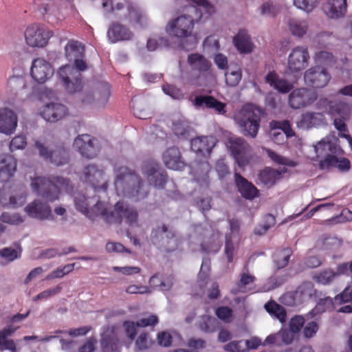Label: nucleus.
<instances>
[{"label":"nucleus","mask_w":352,"mask_h":352,"mask_svg":"<svg viewBox=\"0 0 352 352\" xmlns=\"http://www.w3.org/2000/svg\"><path fill=\"white\" fill-rule=\"evenodd\" d=\"M116 175L114 184L118 192L135 201L144 199L148 196V186L134 170L121 166L116 170Z\"/></svg>","instance_id":"1"},{"label":"nucleus","mask_w":352,"mask_h":352,"mask_svg":"<svg viewBox=\"0 0 352 352\" xmlns=\"http://www.w3.org/2000/svg\"><path fill=\"white\" fill-rule=\"evenodd\" d=\"M31 187L38 196L50 202L59 199L61 190L67 192H72L74 190V186L69 179L54 175L33 178Z\"/></svg>","instance_id":"2"},{"label":"nucleus","mask_w":352,"mask_h":352,"mask_svg":"<svg viewBox=\"0 0 352 352\" xmlns=\"http://www.w3.org/2000/svg\"><path fill=\"white\" fill-rule=\"evenodd\" d=\"M74 67L65 65L59 68L58 76L69 94L80 92L82 89V80L80 72L87 69V63L82 57L75 58Z\"/></svg>","instance_id":"3"},{"label":"nucleus","mask_w":352,"mask_h":352,"mask_svg":"<svg viewBox=\"0 0 352 352\" xmlns=\"http://www.w3.org/2000/svg\"><path fill=\"white\" fill-rule=\"evenodd\" d=\"M102 7L109 8L112 13L122 20L143 25L146 16L135 4L129 0H102Z\"/></svg>","instance_id":"4"},{"label":"nucleus","mask_w":352,"mask_h":352,"mask_svg":"<svg viewBox=\"0 0 352 352\" xmlns=\"http://www.w3.org/2000/svg\"><path fill=\"white\" fill-rule=\"evenodd\" d=\"M261 111L252 105L244 106L239 116L238 124L245 136L255 138L261 120Z\"/></svg>","instance_id":"5"},{"label":"nucleus","mask_w":352,"mask_h":352,"mask_svg":"<svg viewBox=\"0 0 352 352\" xmlns=\"http://www.w3.org/2000/svg\"><path fill=\"white\" fill-rule=\"evenodd\" d=\"M195 21L192 16L182 14L167 23L166 32L177 38L190 37L192 35Z\"/></svg>","instance_id":"6"},{"label":"nucleus","mask_w":352,"mask_h":352,"mask_svg":"<svg viewBox=\"0 0 352 352\" xmlns=\"http://www.w3.org/2000/svg\"><path fill=\"white\" fill-rule=\"evenodd\" d=\"M34 146L41 157L56 166H65L70 161L69 151L63 145L57 146L54 150L50 151L43 143L36 140Z\"/></svg>","instance_id":"7"},{"label":"nucleus","mask_w":352,"mask_h":352,"mask_svg":"<svg viewBox=\"0 0 352 352\" xmlns=\"http://www.w3.org/2000/svg\"><path fill=\"white\" fill-rule=\"evenodd\" d=\"M228 146L240 168H244L250 164L252 158V149L244 139L237 137L230 138L228 142Z\"/></svg>","instance_id":"8"},{"label":"nucleus","mask_w":352,"mask_h":352,"mask_svg":"<svg viewBox=\"0 0 352 352\" xmlns=\"http://www.w3.org/2000/svg\"><path fill=\"white\" fill-rule=\"evenodd\" d=\"M52 35V31L38 23L31 24L25 31V42L32 47H45Z\"/></svg>","instance_id":"9"},{"label":"nucleus","mask_w":352,"mask_h":352,"mask_svg":"<svg viewBox=\"0 0 352 352\" xmlns=\"http://www.w3.org/2000/svg\"><path fill=\"white\" fill-rule=\"evenodd\" d=\"M141 171L150 185L157 188H164L168 180L166 172L155 161H145L142 165Z\"/></svg>","instance_id":"10"},{"label":"nucleus","mask_w":352,"mask_h":352,"mask_svg":"<svg viewBox=\"0 0 352 352\" xmlns=\"http://www.w3.org/2000/svg\"><path fill=\"white\" fill-rule=\"evenodd\" d=\"M331 80V75L327 69L319 65L312 67L304 74V80L307 85L314 89L326 87Z\"/></svg>","instance_id":"11"},{"label":"nucleus","mask_w":352,"mask_h":352,"mask_svg":"<svg viewBox=\"0 0 352 352\" xmlns=\"http://www.w3.org/2000/svg\"><path fill=\"white\" fill-rule=\"evenodd\" d=\"M316 100V94L307 88L293 90L289 95L288 102L294 109H298L312 104Z\"/></svg>","instance_id":"12"},{"label":"nucleus","mask_w":352,"mask_h":352,"mask_svg":"<svg viewBox=\"0 0 352 352\" xmlns=\"http://www.w3.org/2000/svg\"><path fill=\"white\" fill-rule=\"evenodd\" d=\"M96 141V140L90 135L82 134L75 138L74 146L82 156L92 159L97 155L98 152V148L95 144Z\"/></svg>","instance_id":"13"},{"label":"nucleus","mask_w":352,"mask_h":352,"mask_svg":"<svg viewBox=\"0 0 352 352\" xmlns=\"http://www.w3.org/2000/svg\"><path fill=\"white\" fill-rule=\"evenodd\" d=\"M93 210H97L95 219L102 216L106 223L109 224H120L122 220V201L117 202L113 210H108L104 208V204L98 201L93 207Z\"/></svg>","instance_id":"14"},{"label":"nucleus","mask_w":352,"mask_h":352,"mask_svg":"<svg viewBox=\"0 0 352 352\" xmlns=\"http://www.w3.org/2000/svg\"><path fill=\"white\" fill-rule=\"evenodd\" d=\"M30 74L38 83H44L54 74L52 65L44 58H38L33 60Z\"/></svg>","instance_id":"15"},{"label":"nucleus","mask_w":352,"mask_h":352,"mask_svg":"<svg viewBox=\"0 0 352 352\" xmlns=\"http://www.w3.org/2000/svg\"><path fill=\"white\" fill-rule=\"evenodd\" d=\"M309 58L306 47L298 46L294 48L288 57V68L292 72H298L304 69Z\"/></svg>","instance_id":"16"},{"label":"nucleus","mask_w":352,"mask_h":352,"mask_svg":"<svg viewBox=\"0 0 352 352\" xmlns=\"http://www.w3.org/2000/svg\"><path fill=\"white\" fill-rule=\"evenodd\" d=\"M216 143V140L212 136H199L191 140L190 147L197 155L208 157Z\"/></svg>","instance_id":"17"},{"label":"nucleus","mask_w":352,"mask_h":352,"mask_svg":"<svg viewBox=\"0 0 352 352\" xmlns=\"http://www.w3.org/2000/svg\"><path fill=\"white\" fill-rule=\"evenodd\" d=\"M332 145L329 142L320 141L315 146V151L318 157L325 155L324 160L319 163L320 169H329L330 168L336 167L338 164V157L335 155L329 154L332 151Z\"/></svg>","instance_id":"18"},{"label":"nucleus","mask_w":352,"mask_h":352,"mask_svg":"<svg viewBox=\"0 0 352 352\" xmlns=\"http://www.w3.org/2000/svg\"><path fill=\"white\" fill-rule=\"evenodd\" d=\"M234 182L238 192L243 198L247 200H253L258 197V188L239 173H234Z\"/></svg>","instance_id":"19"},{"label":"nucleus","mask_w":352,"mask_h":352,"mask_svg":"<svg viewBox=\"0 0 352 352\" xmlns=\"http://www.w3.org/2000/svg\"><path fill=\"white\" fill-rule=\"evenodd\" d=\"M25 211L29 217L39 220L48 219L52 216L50 206L38 199H35L26 206Z\"/></svg>","instance_id":"20"},{"label":"nucleus","mask_w":352,"mask_h":352,"mask_svg":"<svg viewBox=\"0 0 352 352\" xmlns=\"http://www.w3.org/2000/svg\"><path fill=\"white\" fill-rule=\"evenodd\" d=\"M67 113V108L65 105L52 102L43 107L41 116L47 122H55L63 118Z\"/></svg>","instance_id":"21"},{"label":"nucleus","mask_w":352,"mask_h":352,"mask_svg":"<svg viewBox=\"0 0 352 352\" xmlns=\"http://www.w3.org/2000/svg\"><path fill=\"white\" fill-rule=\"evenodd\" d=\"M17 126V118L12 110L7 108L0 109V132L10 135Z\"/></svg>","instance_id":"22"},{"label":"nucleus","mask_w":352,"mask_h":352,"mask_svg":"<svg viewBox=\"0 0 352 352\" xmlns=\"http://www.w3.org/2000/svg\"><path fill=\"white\" fill-rule=\"evenodd\" d=\"M163 161L165 166L170 169L179 170L185 167V163L182 160L180 151L175 146L166 149L163 154Z\"/></svg>","instance_id":"23"},{"label":"nucleus","mask_w":352,"mask_h":352,"mask_svg":"<svg viewBox=\"0 0 352 352\" xmlns=\"http://www.w3.org/2000/svg\"><path fill=\"white\" fill-rule=\"evenodd\" d=\"M16 169V160L8 154L0 155V182H8Z\"/></svg>","instance_id":"24"},{"label":"nucleus","mask_w":352,"mask_h":352,"mask_svg":"<svg viewBox=\"0 0 352 352\" xmlns=\"http://www.w3.org/2000/svg\"><path fill=\"white\" fill-rule=\"evenodd\" d=\"M107 36L112 43L122 41H129L133 37L132 32L126 26L114 22L111 24L107 31Z\"/></svg>","instance_id":"25"},{"label":"nucleus","mask_w":352,"mask_h":352,"mask_svg":"<svg viewBox=\"0 0 352 352\" xmlns=\"http://www.w3.org/2000/svg\"><path fill=\"white\" fill-rule=\"evenodd\" d=\"M111 96V86L109 83L100 84L94 94H89L82 100L84 103H90L96 100L99 105H104Z\"/></svg>","instance_id":"26"},{"label":"nucleus","mask_w":352,"mask_h":352,"mask_svg":"<svg viewBox=\"0 0 352 352\" xmlns=\"http://www.w3.org/2000/svg\"><path fill=\"white\" fill-rule=\"evenodd\" d=\"M194 104L197 107H206L207 108L213 109L220 114L226 113V104L217 100L211 96H198L194 100Z\"/></svg>","instance_id":"27"},{"label":"nucleus","mask_w":352,"mask_h":352,"mask_svg":"<svg viewBox=\"0 0 352 352\" xmlns=\"http://www.w3.org/2000/svg\"><path fill=\"white\" fill-rule=\"evenodd\" d=\"M346 0H329L324 6L326 14L331 19L342 17L346 12Z\"/></svg>","instance_id":"28"},{"label":"nucleus","mask_w":352,"mask_h":352,"mask_svg":"<svg viewBox=\"0 0 352 352\" xmlns=\"http://www.w3.org/2000/svg\"><path fill=\"white\" fill-rule=\"evenodd\" d=\"M287 169L285 167L280 170L266 167L258 174V179L262 184L269 187L274 186L276 181L282 178L283 174L285 173Z\"/></svg>","instance_id":"29"},{"label":"nucleus","mask_w":352,"mask_h":352,"mask_svg":"<svg viewBox=\"0 0 352 352\" xmlns=\"http://www.w3.org/2000/svg\"><path fill=\"white\" fill-rule=\"evenodd\" d=\"M233 43L241 54H250L254 48L250 36L245 30L239 31L233 38Z\"/></svg>","instance_id":"30"},{"label":"nucleus","mask_w":352,"mask_h":352,"mask_svg":"<svg viewBox=\"0 0 352 352\" xmlns=\"http://www.w3.org/2000/svg\"><path fill=\"white\" fill-rule=\"evenodd\" d=\"M187 62L192 70L197 71L199 74L209 71L211 67L210 62L204 56L199 53L189 54Z\"/></svg>","instance_id":"31"},{"label":"nucleus","mask_w":352,"mask_h":352,"mask_svg":"<svg viewBox=\"0 0 352 352\" xmlns=\"http://www.w3.org/2000/svg\"><path fill=\"white\" fill-rule=\"evenodd\" d=\"M265 79L266 83L280 93H289L293 89L292 84L285 79L280 78L274 71L270 72Z\"/></svg>","instance_id":"32"},{"label":"nucleus","mask_w":352,"mask_h":352,"mask_svg":"<svg viewBox=\"0 0 352 352\" xmlns=\"http://www.w3.org/2000/svg\"><path fill=\"white\" fill-rule=\"evenodd\" d=\"M85 180L89 183L94 188H99V184L103 178L104 172L95 164H89L83 170Z\"/></svg>","instance_id":"33"},{"label":"nucleus","mask_w":352,"mask_h":352,"mask_svg":"<svg viewBox=\"0 0 352 352\" xmlns=\"http://www.w3.org/2000/svg\"><path fill=\"white\" fill-rule=\"evenodd\" d=\"M292 254V250L289 247L276 250L272 256L276 270L285 268L288 265Z\"/></svg>","instance_id":"34"},{"label":"nucleus","mask_w":352,"mask_h":352,"mask_svg":"<svg viewBox=\"0 0 352 352\" xmlns=\"http://www.w3.org/2000/svg\"><path fill=\"white\" fill-rule=\"evenodd\" d=\"M351 106L344 101H332L329 104V111L332 116H338L343 119H349L351 114Z\"/></svg>","instance_id":"35"},{"label":"nucleus","mask_w":352,"mask_h":352,"mask_svg":"<svg viewBox=\"0 0 352 352\" xmlns=\"http://www.w3.org/2000/svg\"><path fill=\"white\" fill-rule=\"evenodd\" d=\"M20 193L17 195L10 196L9 201H6V198L4 197V191L0 190V203L3 206H10L12 208H17L22 206L26 201V194L23 187H21Z\"/></svg>","instance_id":"36"},{"label":"nucleus","mask_w":352,"mask_h":352,"mask_svg":"<svg viewBox=\"0 0 352 352\" xmlns=\"http://www.w3.org/2000/svg\"><path fill=\"white\" fill-rule=\"evenodd\" d=\"M100 344L102 352H120L119 340L113 333L110 335L103 334Z\"/></svg>","instance_id":"37"},{"label":"nucleus","mask_w":352,"mask_h":352,"mask_svg":"<svg viewBox=\"0 0 352 352\" xmlns=\"http://www.w3.org/2000/svg\"><path fill=\"white\" fill-rule=\"evenodd\" d=\"M172 130L175 135L183 139H188L190 135V126L184 118L173 120Z\"/></svg>","instance_id":"38"},{"label":"nucleus","mask_w":352,"mask_h":352,"mask_svg":"<svg viewBox=\"0 0 352 352\" xmlns=\"http://www.w3.org/2000/svg\"><path fill=\"white\" fill-rule=\"evenodd\" d=\"M219 326V322L215 318L207 315L202 316L198 322L199 329L208 333L215 332Z\"/></svg>","instance_id":"39"},{"label":"nucleus","mask_w":352,"mask_h":352,"mask_svg":"<svg viewBox=\"0 0 352 352\" xmlns=\"http://www.w3.org/2000/svg\"><path fill=\"white\" fill-rule=\"evenodd\" d=\"M74 203L76 210L84 214L87 217L91 220L95 219V214L97 210H93V208H89L87 198L84 195L75 197Z\"/></svg>","instance_id":"40"},{"label":"nucleus","mask_w":352,"mask_h":352,"mask_svg":"<svg viewBox=\"0 0 352 352\" xmlns=\"http://www.w3.org/2000/svg\"><path fill=\"white\" fill-rule=\"evenodd\" d=\"M84 50L76 41H70L65 47V53L67 58L72 61L75 58L83 57Z\"/></svg>","instance_id":"41"},{"label":"nucleus","mask_w":352,"mask_h":352,"mask_svg":"<svg viewBox=\"0 0 352 352\" xmlns=\"http://www.w3.org/2000/svg\"><path fill=\"white\" fill-rule=\"evenodd\" d=\"M221 245L219 241L218 234H213L211 237L201 244L202 252L208 254L217 253L219 251Z\"/></svg>","instance_id":"42"},{"label":"nucleus","mask_w":352,"mask_h":352,"mask_svg":"<svg viewBox=\"0 0 352 352\" xmlns=\"http://www.w3.org/2000/svg\"><path fill=\"white\" fill-rule=\"evenodd\" d=\"M315 61L318 65L324 67L333 66L336 60L331 53L327 51H320L316 54Z\"/></svg>","instance_id":"43"},{"label":"nucleus","mask_w":352,"mask_h":352,"mask_svg":"<svg viewBox=\"0 0 352 352\" xmlns=\"http://www.w3.org/2000/svg\"><path fill=\"white\" fill-rule=\"evenodd\" d=\"M138 218L137 210L122 201V220L124 219L126 223L132 225L137 223Z\"/></svg>","instance_id":"44"},{"label":"nucleus","mask_w":352,"mask_h":352,"mask_svg":"<svg viewBox=\"0 0 352 352\" xmlns=\"http://www.w3.org/2000/svg\"><path fill=\"white\" fill-rule=\"evenodd\" d=\"M276 223L275 217L271 214H267L264 217V223L258 225L254 230L255 235L261 236L265 234L268 230Z\"/></svg>","instance_id":"45"},{"label":"nucleus","mask_w":352,"mask_h":352,"mask_svg":"<svg viewBox=\"0 0 352 352\" xmlns=\"http://www.w3.org/2000/svg\"><path fill=\"white\" fill-rule=\"evenodd\" d=\"M280 12V6L274 3L272 1L264 2L260 7L261 15L270 17H275Z\"/></svg>","instance_id":"46"},{"label":"nucleus","mask_w":352,"mask_h":352,"mask_svg":"<svg viewBox=\"0 0 352 352\" xmlns=\"http://www.w3.org/2000/svg\"><path fill=\"white\" fill-rule=\"evenodd\" d=\"M333 305V300L331 297H326L324 298L320 299L316 307L309 313V314L311 318L314 317L332 308Z\"/></svg>","instance_id":"47"},{"label":"nucleus","mask_w":352,"mask_h":352,"mask_svg":"<svg viewBox=\"0 0 352 352\" xmlns=\"http://www.w3.org/2000/svg\"><path fill=\"white\" fill-rule=\"evenodd\" d=\"M338 274L331 270H324L316 274L314 276V280L322 285H328L331 283Z\"/></svg>","instance_id":"48"},{"label":"nucleus","mask_w":352,"mask_h":352,"mask_svg":"<svg viewBox=\"0 0 352 352\" xmlns=\"http://www.w3.org/2000/svg\"><path fill=\"white\" fill-rule=\"evenodd\" d=\"M272 129H280L282 130L287 138H291L294 135V132L292 129L290 122L287 120H272L270 122Z\"/></svg>","instance_id":"49"},{"label":"nucleus","mask_w":352,"mask_h":352,"mask_svg":"<svg viewBox=\"0 0 352 352\" xmlns=\"http://www.w3.org/2000/svg\"><path fill=\"white\" fill-rule=\"evenodd\" d=\"M296 292L300 294V298H311L316 294V289L314 285L311 282L306 281L303 282L298 287Z\"/></svg>","instance_id":"50"},{"label":"nucleus","mask_w":352,"mask_h":352,"mask_svg":"<svg viewBox=\"0 0 352 352\" xmlns=\"http://www.w3.org/2000/svg\"><path fill=\"white\" fill-rule=\"evenodd\" d=\"M214 169L220 180L226 179L230 175L229 166L223 159H219L216 162Z\"/></svg>","instance_id":"51"},{"label":"nucleus","mask_w":352,"mask_h":352,"mask_svg":"<svg viewBox=\"0 0 352 352\" xmlns=\"http://www.w3.org/2000/svg\"><path fill=\"white\" fill-rule=\"evenodd\" d=\"M289 30L292 34L302 37L307 30V24L305 21H292L289 23Z\"/></svg>","instance_id":"52"},{"label":"nucleus","mask_w":352,"mask_h":352,"mask_svg":"<svg viewBox=\"0 0 352 352\" xmlns=\"http://www.w3.org/2000/svg\"><path fill=\"white\" fill-rule=\"evenodd\" d=\"M226 82L230 87H236L241 80L242 73L241 69L225 73Z\"/></svg>","instance_id":"53"},{"label":"nucleus","mask_w":352,"mask_h":352,"mask_svg":"<svg viewBox=\"0 0 352 352\" xmlns=\"http://www.w3.org/2000/svg\"><path fill=\"white\" fill-rule=\"evenodd\" d=\"M201 168L204 171V174L201 176L197 175L196 181L200 186H208L210 184L209 172L210 171V166L208 162H206L201 164Z\"/></svg>","instance_id":"54"},{"label":"nucleus","mask_w":352,"mask_h":352,"mask_svg":"<svg viewBox=\"0 0 352 352\" xmlns=\"http://www.w3.org/2000/svg\"><path fill=\"white\" fill-rule=\"evenodd\" d=\"M0 220L3 223L12 225H19L23 222V218L19 214H10L6 212L1 214Z\"/></svg>","instance_id":"55"},{"label":"nucleus","mask_w":352,"mask_h":352,"mask_svg":"<svg viewBox=\"0 0 352 352\" xmlns=\"http://www.w3.org/2000/svg\"><path fill=\"white\" fill-rule=\"evenodd\" d=\"M162 90L165 94L170 96L173 99L179 100L184 98L182 90L175 85L166 84L162 87Z\"/></svg>","instance_id":"56"},{"label":"nucleus","mask_w":352,"mask_h":352,"mask_svg":"<svg viewBox=\"0 0 352 352\" xmlns=\"http://www.w3.org/2000/svg\"><path fill=\"white\" fill-rule=\"evenodd\" d=\"M225 254L226 255L228 263L233 261L234 246L232 242V234L228 233L226 234Z\"/></svg>","instance_id":"57"},{"label":"nucleus","mask_w":352,"mask_h":352,"mask_svg":"<svg viewBox=\"0 0 352 352\" xmlns=\"http://www.w3.org/2000/svg\"><path fill=\"white\" fill-rule=\"evenodd\" d=\"M320 0H294V5L307 12H311Z\"/></svg>","instance_id":"58"},{"label":"nucleus","mask_w":352,"mask_h":352,"mask_svg":"<svg viewBox=\"0 0 352 352\" xmlns=\"http://www.w3.org/2000/svg\"><path fill=\"white\" fill-rule=\"evenodd\" d=\"M305 324V319L301 316H295L289 322V330L292 333H298Z\"/></svg>","instance_id":"59"},{"label":"nucleus","mask_w":352,"mask_h":352,"mask_svg":"<svg viewBox=\"0 0 352 352\" xmlns=\"http://www.w3.org/2000/svg\"><path fill=\"white\" fill-rule=\"evenodd\" d=\"M243 340H234L224 346V349L229 352H247Z\"/></svg>","instance_id":"60"},{"label":"nucleus","mask_w":352,"mask_h":352,"mask_svg":"<svg viewBox=\"0 0 352 352\" xmlns=\"http://www.w3.org/2000/svg\"><path fill=\"white\" fill-rule=\"evenodd\" d=\"M27 144L26 138L23 135L15 136L10 143V149L14 151L17 149H23Z\"/></svg>","instance_id":"61"},{"label":"nucleus","mask_w":352,"mask_h":352,"mask_svg":"<svg viewBox=\"0 0 352 352\" xmlns=\"http://www.w3.org/2000/svg\"><path fill=\"white\" fill-rule=\"evenodd\" d=\"M61 289H62V287L60 285H58L55 288L45 290V291L39 293L36 296H34L33 298V300L37 301L39 300L47 299V298L57 294L58 293H59L61 291Z\"/></svg>","instance_id":"62"},{"label":"nucleus","mask_w":352,"mask_h":352,"mask_svg":"<svg viewBox=\"0 0 352 352\" xmlns=\"http://www.w3.org/2000/svg\"><path fill=\"white\" fill-rule=\"evenodd\" d=\"M0 256L6 258L8 261H12L20 257L21 254L12 248H5L0 250Z\"/></svg>","instance_id":"63"},{"label":"nucleus","mask_w":352,"mask_h":352,"mask_svg":"<svg viewBox=\"0 0 352 352\" xmlns=\"http://www.w3.org/2000/svg\"><path fill=\"white\" fill-rule=\"evenodd\" d=\"M215 314L219 319L228 322L232 316V310L229 307H219L216 309Z\"/></svg>","instance_id":"64"}]
</instances>
